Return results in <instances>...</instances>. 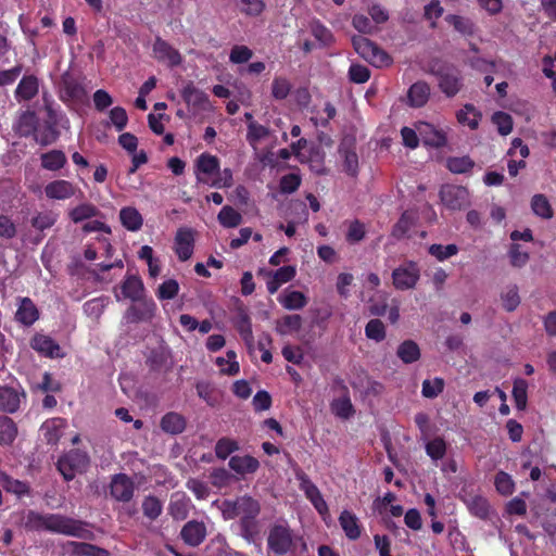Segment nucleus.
Returning a JSON list of instances; mask_svg holds the SVG:
<instances>
[{"label":"nucleus","mask_w":556,"mask_h":556,"mask_svg":"<svg viewBox=\"0 0 556 556\" xmlns=\"http://www.w3.org/2000/svg\"><path fill=\"white\" fill-rule=\"evenodd\" d=\"M24 527L30 531H51L65 535L77 536L80 539H90L92 533L86 530L85 523L59 514H39L29 510L24 519Z\"/></svg>","instance_id":"1"},{"label":"nucleus","mask_w":556,"mask_h":556,"mask_svg":"<svg viewBox=\"0 0 556 556\" xmlns=\"http://www.w3.org/2000/svg\"><path fill=\"white\" fill-rule=\"evenodd\" d=\"M429 73L437 77L440 90L447 98H453L463 88L462 73L453 64L438 59L432 60L429 63Z\"/></svg>","instance_id":"2"},{"label":"nucleus","mask_w":556,"mask_h":556,"mask_svg":"<svg viewBox=\"0 0 556 556\" xmlns=\"http://www.w3.org/2000/svg\"><path fill=\"white\" fill-rule=\"evenodd\" d=\"M220 510L225 519L257 517L261 511V505L252 496L243 495L236 500H225L222 503Z\"/></svg>","instance_id":"3"},{"label":"nucleus","mask_w":556,"mask_h":556,"mask_svg":"<svg viewBox=\"0 0 556 556\" xmlns=\"http://www.w3.org/2000/svg\"><path fill=\"white\" fill-rule=\"evenodd\" d=\"M352 43L355 51L371 65L376 67H387L392 64V58L368 38L354 36Z\"/></svg>","instance_id":"4"},{"label":"nucleus","mask_w":556,"mask_h":556,"mask_svg":"<svg viewBox=\"0 0 556 556\" xmlns=\"http://www.w3.org/2000/svg\"><path fill=\"white\" fill-rule=\"evenodd\" d=\"M90 465L89 455L79 448H75L61 456L56 467L66 481L74 479L76 472H85Z\"/></svg>","instance_id":"5"},{"label":"nucleus","mask_w":556,"mask_h":556,"mask_svg":"<svg viewBox=\"0 0 556 556\" xmlns=\"http://www.w3.org/2000/svg\"><path fill=\"white\" fill-rule=\"evenodd\" d=\"M441 202L448 210L457 211L469 205V192L467 188L456 185H444L440 190Z\"/></svg>","instance_id":"6"},{"label":"nucleus","mask_w":556,"mask_h":556,"mask_svg":"<svg viewBox=\"0 0 556 556\" xmlns=\"http://www.w3.org/2000/svg\"><path fill=\"white\" fill-rule=\"evenodd\" d=\"M393 285L399 290L413 289L419 279V268L413 262L395 268L392 273Z\"/></svg>","instance_id":"7"},{"label":"nucleus","mask_w":556,"mask_h":556,"mask_svg":"<svg viewBox=\"0 0 556 556\" xmlns=\"http://www.w3.org/2000/svg\"><path fill=\"white\" fill-rule=\"evenodd\" d=\"M134 481L125 473L114 475L110 483V493L118 502H129L134 496Z\"/></svg>","instance_id":"8"},{"label":"nucleus","mask_w":556,"mask_h":556,"mask_svg":"<svg viewBox=\"0 0 556 556\" xmlns=\"http://www.w3.org/2000/svg\"><path fill=\"white\" fill-rule=\"evenodd\" d=\"M292 544L290 530L283 526H274L268 535V547L278 555L286 554Z\"/></svg>","instance_id":"9"},{"label":"nucleus","mask_w":556,"mask_h":556,"mask_svg":"<svg viewBox=\"0 0 556 556\" xmlns=\"http://www.w3.org/2000/svg\"><path fill=\"white\" fill-rule=\"evenodd\" d=\"M30 346L46 357H64V353L60 345L51 337L46 334L36 333L30 340Z\"/></svg>","instance_id":"10"},{"label":"nucleus","mask_w":556,"mask_h":556,"mask_svg":"<svg viewBox=\"0 0 556 556\" xmlns=\"http://www.w3.org/2000/svg\"><path fill=\"white\" fill-rule=\"evenodd\" d=\"M62 548L68 556H110L108 549L86 542L68 541Z\"/></svg>","instance_id":"11"},{"label":"nucleus","mask_w":556,"mask_h":556,"mask_svg":"<svg viewBox=\"0 0 556 556\" xmlns=\"http://www.w3.org/2000/svg\"><path fill=\"white\" fill-rule=\"evenodd\" d=\"M153 52L159 61L166 62L170 67L177 66L182 62L179 51L160 37H156L153 43Z\"/></svg>","instance_id":"12"},{"label":"nucleus","mask_w":556,"mask_h":556,"mask_svg":"<svg viewBox=\"0 0 556 556\" xmlns=\"http://www.w3.org/2000/svg\"><path fill=\"white\" fill-rule=\"evenodd\" d=\"M181 97L184 101L194 111H205L210 106L207 94L197 88L192 83H188L184 87Z\"/></svg>","instance_id":"13"},{"label":"nucleus","mask_w":556,"mask_h":556,"mask_svg":"<svg viewBox=\"0 0 556 556\" xmlns=\"http://www.w3.org/2000/svg\"><path fill=\"white\" fill-rule=\"evenodd\" d=\"M206 529L203 522L188 521L181 529L180 535L184 542L190 546L200 545L205 539Z\"/></svg>","instance_id":"14"},{"label":"nucleus","mask_w":556,"mask_h":556,"mask_svg":"<svg viewBox=\"0 0 556 556\" xmlns=\"http://www.w3.org/2000/svg\"><path fill=\"white\" fill-rule=\"evenodd\" d=\"M424 144L441 148L446 143L445 134L428 123H420L417 127Z\"/></svg>","instance_id":"15"},{"label":"nucleus","mask_w":556,"mask_h":556,"mask_svg":"<svg viewBox=\"0 0 556 556\" xmlns=\"http://www.w3.org/2000/svg\"><path fill=\"white\" fill-rule=\"evenodd\" d=\"M176 253L180 261H188L193 253V233L191 229L181 228L176 233Z\"/></svg>","instance_id":"16"},{"label":"nucleus","mask_w":556,"mask_h":556,"mask_svg":"<svg viewBox=\"0 0 556 556\" xmlns=\"http://www.w3.org/2000/svg\"><path fill=\"white\" fill-rule=\"evenodd\" d=\"M429 97L430 86L424 80L416 81L407 91V104L412 108H422Z\"/></svg>","instance_id":"17"},{"label":"nucleus","mask_w":556,"mask_h":556,"mask_svg":"<svg viewBox=\"0 0 556 556\" xmlns=\"http://www.w3.org/2000/svg\"><path fill=\"white\" fill-rule=\"evenodd\" d=\"M236 328L244 342L251 345L253 343V332L248 309L242 303H240L236 308Z\"/></svg>","instance_id":"18"},{"label":"nucleus","mask_w":556,"mask_h":556,"mask_svg":"<svg viewBox=\"0 0 556 556\" xmlns=\"http://www.w3.org/2000/svg\"><path fill=\"white\" fill-rule=\"evenodd\" d=\"M197 178L200 182H207L200 174L212 176L219 173V161L215 155L203 153L197 159Z\"/></svg>","instance_id":"19"},{"label":"nucleus","mask_w":556,"mask_h":556,"mask_svg":"<svg viewBox=\"0 0 556 556\" xmlns=\"http://www.w3.org/2000/svg\"><path fill=\"white\" fill-rule=\"evenodd\" d=\"M229 467L238 475L244 476L247 473H254L258 469L260 463L250 455H236L229 459Z\"/></svg>","instance_id":"20"},{"label":"nucleus","mask_w":556,"mask_h":556,"mask_svg":"<svg viewBox=\"0 0 556 556\" xmlns=\"http://www.w3.org/2000/svg\"><path fill=\"white\" fill-rule=\"evenodd\" d=\"M186 418L176 412L165 414L160 422L161 429L169 434L181 433L186 429Z\"/></svg>","instance_id":"21"},{"label":"nucleus","mask_w":556,"mask_h":556,"mask_svg":"<svg viewBox=\"0 0 556 556\" xmlns=\"http://www.w3.org/2000/svg\"><path fill=\"white\" fill-rule=\"evenodd\" d=\"M46 195L50 199L64 200L75 193V189L70 181L54 180L45 188Z\"/></svg>","instance_id":"22"},{"label":"nucleus","mask_w":556,"mask_h":556,"mask_svg":"<svg viewBox=\"0 0 556 556\" xmlns=\"http://www.w3.org/2000/svg\"><path fill=\"white\" fill-rule=\"evenodd\" d=\"M143 282L135 275H128L122 285V293L134 302L141 301L143 296Z\"/></svg>","instance_id":"23"},{"label":"nucleus","mask_w":556,"mask_h":556,"mask_svg":"<svg viewBox=\"0 0 556 556\" xmlns=\"http://www.w3.org/2000/svg\"><path fill=\"white\" fill-rule=\"evenodd\" d=\"M38 317L39 313L33 301L28 298H24L15 314L16 320L25 326H30L38 319Z\"/></svg>","instance_id":"24"},{"label":"nucleus","mask_w":556,"mask_h":556,"mask_svg":"<svg viewBox=\"0 0 556 556\" xmlns=\"http://www.w3.org/2000/svg\"><path fill=\"white\" fill-rule=\"evenodd\" d=\"M351 142L344 140L339 147V153L344 157V170L350 176H356L358 170V157L356 152L351 149Z\"/></svg>","instance_id":"25"},{"label":"nucleus","mask_w":556,"mask_h":556,"mask_svg":"<svg viewBox=\"0 0 556 556\" xmlns=\"http://www.w3.org/2000/svg\"><path fill=\"white\" fill-rule=\"evenodd\" d=\"M20 407V394L11 387H0V410L14 413Z\"/></svg>","instance_id":"26"},{"label":"nucleus","mask_w":556,"mask_h":556,"mask_svg":"<svg viewBox=\"0 0 556 556\" xmlns=\"http://www.w3.org/2000/svg\"><path fill=\"white\" fill-rule=\"evenodd\" d=\"M357 521V517L349 510H343L339 517L340 526L350 540H357L361 536Z\"/></svg>","instance_id":"27"},{"label":"nucleus","mask_w":556,"mask_h":556,"mask_svg":"<svg viewBox=\"0 0 556 556\" xmlns=\"http://www.w3.org/2000/svg\"><path fill=\"white\" fill-rule=\"evenodd\" d=\"M466 504L470 513L480 519H489L493 514L489 502L480 495L469 497Z\"/></svg>","instance_id":"28"},{"label":"nucleus","mask_w":556,"mask_h":556,"mask_svg":"<svg viewBox=\"0 0 556 556\" xmlns=\"http://www.w3.org/2000/svg\"><path fill=\"white\" fill-rule=\"evenodd\" d=\"M396 355L404 364H412L420 358V349L415 341L405 340L399 345Z\"/></svg>","instance_id":"29"},{"label":"nucleus","mask_w":556,"mask_h":556,"mask_svg":"<svg viewBox=\"0 0 556 556\" xmlns=\"http://www.w3.org/2000/svg\"><path fill=\"white\" fill-rule=\"evenodd\" d=\"M154 302H142L139 305H134L127 311L128 318L132 323L151 319L154 315Z\"/></svg>","instance_id":"30"},{"label":"nucleus","mask_w":556,"mask_h":556,"mask_svg":"<svg viewBox=\"0 0 556 556\" xmlns=\"http://www.w3.org/2000/svg\"><path fill=\"white\" fill-rule=\"evenodd\" d=\"M119 218L125 228L130 231H137L142 226V216L135 207H124L119 212Z\"/></svg>","instance_id":"31"},{"label":"nucleus","mask_w":556,"mask_h":556,"mask_svg":"<svg viewBox=\"0 0 556 556\" xmlns=\"http://www.w3.org/2000/svg\"><path fill=\"white\" fill-rule=\"evenodd\" d=\"M303 319L300 315H286L276 321V331L280 336L296 332L302 328Z\"/></svg>","instance_id":"32"},{"label":"nucleus","mask_w":556,"mask_h":556,"mask_svg":"<svg viewBox=\"0 0 556 556\" xmlns=\"http://www.w3.org/2000/svg\"><path fill=\"white\" fill-rule=\"evenodd\" d=\"M62 90L72 100H83L85 97L84 87L68 73L62 77Z\"/></svg>","instance_id":"33"},{"label":"nucleus","mask_w":556,"mask_h":556,"mask_svg":"<svg viewBox=\"0 0 556 556\" xmlns=\"http://www.w3.org/2000/svg\"><path fill=\"white\" fill-rule=\"evenodd\" d=\"M38 92V79L35 76H25L20 81L16 88V96L24 99L30 100Z\"/></svg>","instance_id":"34"},{"label":"nucleus","mask_w":556,"mask_h":556,"mask_svg":"<svg viewBox=\"0 0 556 556\" xmlns=\"http://www.w3.org/2000/svg\"><path fill=\"white\" fill-rule=\"evenodd\" d=\"M17 434L14 421L7 416H0V444H11Z\"/></svg>","instance_id":"35"},{"label":"nucleus","mask_w":556,"mask_h":556,"mask_svg":"<svg viewBox=\"0 0 556 556\" xmlns=\"http://www.w3.org/2000/svg\"><path fill=\"white\" fill-rule=\"evenodd\" d=\"M217 219L226 228H235L242 223V216L232 206H224L217 215Z\"/></svg>","instance_id":"36"},{"label":"nucleus","mask_w":556,"mask_h":556,"mask_svg":"<svg viewBox=\"0 0 556 556\" xmlns=\"http://www.w3.org/2000/svg\"><path fill=\"white\" fill-rule=\"evenodd\" d=\"M257 517H245L240 519V532L241 535L249 542H255V539L260 534V526L256 520Z\"/></svg>","instance_id":"37"},{"label":"nucleus","mask_w":556,"mask_h":556,"mask_svg":"<svg viewBox=\"0 0 556 556\" xmlns=\"http://www.w3.org/2000/svg\"><path fill=\"white\" fill-rule=\"evenodd\" d=\"M475 166V162L469 156H453L446 161V167L454 174H466Z\"/></svg>","instance_id":"38"},{"label":"nucleus","mask_w":556,"mask_h":556,"mask_svg":"<svg viewBox=\"0 0 556 556\" xmlns=\"http://www.w3.org/2000/svg\"><path fill=\"white\" fill-rule=\"evenodd\" d=\"M531 207L535 215L549 219L553 217V210L544 194H535L531 200Z\"/></svg>","instance_id":"39"},{"label":"nucleus","mask_w":556,"mask_h":556,"mask_svg":"<svg viewBox=\"0 0 556 556\" xmlns=\"http://www.w3.org/2000/svg\"><path fill=\"white\" fill-rule=\"evenodd\" d=\"M42 166L49 170H56L64 166L65 154L60 150H52L41 156Z\"/></svg>","instance_id":"40"},{"label":"nucleus","mask_w":556,"mask_h":556,"mask_svg":"<svg viewBox=\"0 0 556 556\" xmlns=\"http://www.w3.org/2000/svg\"><path fill=\"white\" fill-rule=\"evenodd\" d=\"M527 390L528 382L525 379L517 378L514 381L513 397L515 400L516 407L519 410H523L527 407Z\"/></svg>","instance_id":"41"},{"label":"nucleus","mask_w":556,"mask_h":556,"mask_svg":"<svg viewBox=\"0 0 556 556\" xmlns=\"http://www.w3.org/2000/svg\"><path fill=\"white\" fill-rule=\"evenodd\" d=\"M99 214V210L92 204H81L74 207L70 212V217L74 223H79L85 219L94 217Z\"/></svg>","instance_id":"42"},{"label":"nucleus","mask_w":556,"mask_h":556,"mask_svg":"<svg viewBox=\"0 0 556 556\" xmlns=\"http://www.w3.org/2000/svg\"><path fill=\"white\" fill-rule=\"evenodd\" d=\"M62 422L63 421L59 419L47 421L42 425L41 429L43 431L45 440L48 444L55 445L59 442L61 438L60 427L62 426Z\"/></svg>","instance_id":"43"},{"label":"nucleus","mask_w":556,"mask_h":556,"mask_svg":"<svg viewBox=\"0 0 556 556\" xmlns=\"http://www.w3.org/2000/svg\"><path fill=\"white\" fill-rule=\"evenodd\" d=\"M445 20L451 25H453L458 33L463 35H472L475 31L473 23L467 17L451 14L447 15Z\"/></svg>","instance_id":"44"},{"label":"nucleus","mask_w":556,"mask_h":556,"mask_svg":"<svg viewBox=\"0 0 556 556\" xmlns=\"http://www.w3.org/2000/svg\"><path fill=\"white\" fill-rule=\"evenodd\" d=\"M365 334L368 339L381 342L386 338V328L380 319H371L365 327Z\"/></svg>","instance_id":"45"},{"label":"nucleus","mask_w":556,"mask_h":556,"mask_svg":"<svg viewBox=\"0 0 556 556\" xmlns=\"http://www.w3.org/2000/svg\"><path fill=\"white\" fill-rule=\"evenodd\" d=\"M287 309H301L307 304L306 296L300 291H291L281 300Z\"/></svg>","instance_id":"46"},{"label":"nucleus","mask_w":556,"mask_h":556,"mask_svg":"<svg viewBox=\"0 0 556 556\" xmlns=\"http://www.w3.org/2000/svg\"><path fill=\"white\" fill-rule=\"evenodd\" d=\"M142 510L146 517L155 520L162 513L161 501L155 496H147L142 503Z\"/></svg>","instance_id":"47"},{"label":"nucleus","mask_w":556,"mask_h":556,"mask_svg":"<svg viewBox=\"0 0 556 556\" xmlns=\"http://www.w3.org/2000/svg\"><path fill=\"white\" fill-rule=\"evenodd\" d=\"M492 122L497 126L501 135L506 136L513 130V118L509 114L498 111L492 116Z\"/></svg>","instance_id":"48"},{"label":"nucleus","mask_w":556,"mask_h":556,"mask_svg":"<svg viewBox=\"0 0 556 556\" xmlns=\"http://www.w3.org/2000/svg\"><path fill=\"white\" fill-rule=\"evenodd\" d=\"M444 389V380L442 378H434L433 380H425L422 382L421 393L427 399L437 397Z\"/></svg>","instance_id":"49"},{"label":"nucleus","mask_w":556,"mask_h":556,"mask_svg":"<svg viewBox=\"0 0 556 556\" xmlns=\"http://www.w3.org/2000/svg\"><path fill=\"white\" fill-rule=\"evenodd\" d=\"M414 214L413 213H409V212H404L402 214V216L400 217V219L397 220V223L394 225L393 227V236L396 237V238H403L407 231L409 230V228L412 227V225L414 224Z\"/></svg>","instance_id":"50"},{"label":"nucleus","mask_w":556,"mask_h":556,"mask_svg":"<svg viewBox=\"0 0 556 556\" xmlns=\"http://www.w3.org/2000/svg\"><path fill=\"white\" fill-rule=\"evenodd\" d=\"M178 281L175 279H168L159 286L156 294L160 300H172L178 294Z\"/></svg>","instance_id":"51"},{"label":"nucleus","mask_w":556,"mask_h":556,"mask_svg":"<svg viewBox=\"0 0 556 556\" xmlns=\"http://www.w3.org/2000/svg\"><path fill=\"white\" fill-rule=\"evenodd\" d=\"M237 450H239L238 443L228 438L219 439L215 445L216 456L220 459H226L232 452Z\"/></svg>","instance_id":"52"},{"label":"nucleus","mask_w":556,"mask_h":556,"mask_svg":"<svg viewBox=\"0 0 556 556\" xmlns=\"http://www.w3.org/2000/svg\"><path fill=\"white\" fill-rule=\"evenodd\" d=\"M494 483L496 490L503 495H510L514 492L515 483L511 477L504 471L496 473Z\"/></svg>","instance_id":"53"},{"label":"nucleus","mask_w":556,"mask_h":556,"mask_svg":"<svg viewBox=\"0 0 556 556\" xmlns=\"http://www.w3.org/2000/svg\"><path fill=\"white\" fill-rule=\"evenodd\" d=\"M426 452L433 460L443 458L446 452L445 441L442 438L429 441L426 444Z\"/></svg>","instance_id":"54"},{"label":"nucleus","mask_w":556,"mask_h":556,"mask_svg":"<svg viewBox=\"0 0 556 556\" xmlns=\"http://www.w3.org/2000/svg\"><path fill=\"white\" fill-rule=\"evenodd\" d=\"M510 264L514 267L521 268L529 262V253L520 250V244L513 243L509 249Z\"/></svg>","instance_id":"55"},{"label":"nucleus","mask_w":556,"mask_h":556,"mask_svg":"<svg viewBox=\"0 0 556 556\" xmlns=\"http://www.w3.org/2000/svg\"><path fill=\"white\" fill-rule=\"evenodd\" d=\"M458 252L456 244H432L429 247V253L437 257L439 261H444Z\"/></svg>","instance_id":"56"},{"label":"nucleus","mask_w":556,"mask_h":556,"mask_svg":"<svg viewBox=\"0 0 556 556\" xmlns=\"http://www.w3.org/2000/svg\"><path fill=\"white\" fill-rule=\"evenodd\" d=\"M503 307L507 312L515 311L520 304V298L518 294V288L516 286L510 287L506 292L501 295Z\"/></svg>","instance_id":"57"},{"label":"nucleus","mask_w":556,"mask_h":556,"mask_svg":"<svg viewBox=\"0 0 556 556\" xmlns=\"http://www.w3.org/2000/svg\"><path fill=\"white\" fill-rule=\"evenodd\" d=\"M291 90V84L283 77H276L273 81L271 94L276 100H283Z\"/></svg>","instance_id":"58"},{"label":"nucleus","mask_w":556,"mask_h":556,"mask_svg":"<svg viewBox=\"0 0 556 556\" xmlns=\"http://www.w3.org/2000/svg\"><path fill=\"white\" fill-rule=\"evenodd\" d=\"M56 222V215L52 212L40 213L31 219V226L40 231L52 227Z\"/></svg>","instance_id":"59"},{"label":"nucleus","mask_w":556,"mask_h":556,"mask_svg":"<svg viewBox=\"0 0 556 556\" xmlns=\"http://www.w3.org/2000/svg\"><path fill=\"white\" fill-rule=\"evenodd\" d=\"M349 77L355 84H364L369 79L370 71L365 65L352 64L349 70Z\"/></svg>","instance_id":"60"},{"label":"nucleus","mask_w":556,"mask_h":556,"mask_svg":"<svg viewBox=\"0 0 556 556\" xmlns=\"http://www.w3.org/2000/svg\"><path fill=\"white\" fill-rule=\"evenodd\" d=\"M332 409L337 416L345 419L350 418L354 413L353 405L346 396L333 401Z\"/></svg>","instance_id":"61"},{"label":"nucleus","mask_w":556,"mask_h":556,"mask_svg":"<svg viewBox=\"0 0 556 556\" xmlns=\"http://www.w3.org/2000/svg\"><path fill=\"white\" fill-rule=\"evenodd\" d=\"M252 55V50L247 46H235L231 49L229 60L235 64H242L248 62Z\"/></svg>","instance_id":"62"},{"label":"nucleus","mask_w":556,"mask_h":556,"mask_svg":"<svg viewBox=\"0 0 556 556\" xmlns=\"http://www.w3.org/2000/svg\"><path fill=\"white\" fill-rule=\"evenodd\" d=\"M110 121L117 131H122L128 122V116L124 108L115 106L110 111Z\"/></svg>","instance_id":"63"},{"label":"nucleus","mask_w":556,"mask_h":556,"mask_svg":"<svg viewBox=\"0 0 556 556\" xmlns=\"http://www.w3.org/2000/svg\"><path fill=\"white\" fill-rule=\"evenodd\" d=\"M195 389L199 397L204 400L210 406H214L217 403L214 389L210 383L204 381L198 382Z\"/></svg>","instance_id":"64"}]
</instances>
